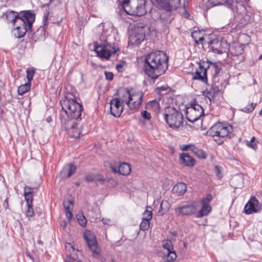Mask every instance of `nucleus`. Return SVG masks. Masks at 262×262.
Returning a JSON list of instances; mask_svg holds the SVG:
<instances>
[{
	"label": "nucleus",
	"instance_id": "nucleus-1",
	"mask_svg": "<svg viewBox=\"0 0 262 262\" xmlns=\"http://www.w3.org/2000/svg\"><path fill=\"white\" fill-rule=\"evenodd\" d=\"M62 107L59 118L62 124L70 136L73 138H79L80 135H84L88 133V128H85L83 125L79 126V124L75 120L81 119L83 107L81 104L78 103L76 100L65 97L60 101ZM87 127V125H85Z\"/></svg>",
	"mask_w": 262,
	"mask_h": 262
},
{
	"label": "nucleus",
	"instance_id": "nucleus-2",
	"mask_svg": "<svg viewBox=\"0 0 262 262\" xmlns=\"http://www.w3.org/2000/svg\"><path fill=\"white\" fill-rule=\"evenodd\" d=\"M8 23H11L15 28L13 30L14 36L23 37L27 31L32 32V24L35 20V14L30 10L20 12L19 15L14 11H7L3 14Z\"/></svg>",
	"mask_w": 262,
	"mask_h": 262
},
{
	"label": "nucleus",
	"instance_id": "nucleus-3",
	"mask_svg": "<svg viewBox=\"0 0 262 262\" xmlns=\"http://www.w3.org/2000/svg\"><path fill=\"white\" fill-rule=\"evenodd\" d=\"M168 58L162 51H157L147 54L144 60L143 70L152 79L164 74L168 68Z\"/></svg>",
	"mask_w": 262,
	"mask_h": 262
},
{
	"label": "nucleus",
	"instance_id": "nucleus-4",
	"mask_svg": "<svg viewBox=\"0 0 262 262\" xmlns=\"http://www.w3.org/2000/svg\"><path fill=\"white\" fill-rule=\"evenodd\" d=\"M199 67V69L193 74L192 79L199 80L205 83L207 81V74L210 73L212 79H213L225 72L223 70L220 62H213L208 60H200Z\"/></svg>",
	"mask_w": 262,
	"mask_h": 262
},
{
	"label": "nucleus",
	"instance_id": "nucleus-5",
	"mask_svg": "<svg viewBox=\"0 0 262 262\" xmlns=\"http://www.w3.org/2000/svg\"><path fill=\"white\" fill-rule=\"evenodd\" d=\"M145 0H122L121 7L126 14L130 15L142 16L146 13Z\"/></svg>",
	"mask_w": 262,
	"mask_h": 262
},
{
	"label": "nucleus",
	"instance_id": "nucleus-6",
	"mask_svg": "<svg viewBox=\"0 0 262 262\" xmlns=\"http://www.w3.org/2000/svg\"><path fill=\"white\" fill-rule=\"evenodd\" d=\"M164 119L169 126L177 129L183 124L182 114L173 107H167L165 108Z\"/></svg>",
	"mask_w": 262,
	"mask_h": 262
},
{
	"label": "nucleus",
	"instance_id": "nucleus-7",
	"mask_svg": "<svg viewBox=\"0 0 262 262\" xmlns=\"http://www.w3.org/2000/svg\"><path fill=\"white\" fill-rule=\"evenodd\" d=\"M232 131V127L228 124L217 123L211 127L207 132V134L214 138L217 141L220 138H225Z\"/></svg>",
	"mask_w": 262,
	"mask_h": 262
},
{
	"label": "nucleus",
	"instance_id": "nucleus-8",
	"mask_svg": "<svg viewBox=\"0 0 262 262\" xmlns=\"http://www.w3.org/2000/svg\"><path fill=\"white\" fill-rule=\"evenodd\" d=\"M83 237L86 242L87 245L92 252L93 256L99 259L101 262H105V259L101 254L100 249L94 234L90 231H86L83 234Z\"/></svg>",
	"mask_w": 262,
	"mask_h": 262
},
{
	"label": "nucleus",
	"instance_id": "nucleus-9",
	"mask_svg": "<svg viewBox=\"0 0 262 262\" xmlns=\"http://www.w3.org/2000/svg\"><path fill=\"white\" fill-rule=\"evenodd\" d=\"M95 51L100 57L108 59L111 56L115 54L117 50L113 45L105 41L100 45H95Z\"/></svg>",
	"mask_w": 262,
	"mask_h": 262
},
{
	"label": "nucleus",
	"instance_id": "nucleus-10",
	"mask_svg": "<svg viewBox=\"0 0 262 262\" xmlns=\"http://www.w3.org/2000/svg\"><path fill=\"white\" fill-rule=\"evenodd\" d=\"M186 118L189 122L194 123L204 115L203 107L198 104H192L187 112Z\"/></svg>",
	"mask_w": 262,
	"mask_h": 262
},
{
	"label": "nucleus",
	"instance_id": "nucleus-11",
	"mask_svg": "<svg viewBox=\"0 0 262 262\" xmlns=\"http://www.w3.org/2000/svg\"><path fill=\"white\" fill-rule=\"evenodd\" d=\"M143 93L140 91L130 92L129 106L131 110L139 108L142 104Z\"/></svg>",
	"mask_w": 262,
	"mask_h": 262
},
{
	"label": "nucleus",
	"instance_id": "nucleus-12",
	"mask_svg": "<svg viewBox=\"0 0 262 262\" xmlns=\"http://www.w3.org/2000/svg\"><path fill=\"white\" fill-rule=\"evenodd\" d=\"M261 209L258 201L255 196L252 197L244 207V212L247 214L257 213Z\"/></svg>",
	"mask_w": 262,
	"mask_h": 262
},
{
	"label": "nucleus",
	"instance_id": "nucleus-13",
	"mask_svg": "<svg viewBox=\"0 0 262 262\" xmlns=\"http://www.w3.org/2000/svg\"><path fill=\"white\" fill-rule=\"evenodd\" d=\"M123 104L119 101L117 98H113L110 102V110L111 114L115 117H119L123 111Z\"/></svg>",
	"mask_w": 262,
	"mask_h": 262
},
{
	"label": "nucleus",
	"instance_id": "nucleus-14",
	"mask_svg": "<svg viewBox=\"0 0 262 262\" xmlns=\"http://www.w3.org/2000/svg\"><path fill=\"white\" fill-rule=\"evenodd\" d=\"M209 37V36L208 37ZM207 45L210 46V48L214 53L219 54L223 53V50L222 48L221 42L219 41L217 38L214 34H210V40L207 42Z\"/></svg>",
	"mask_w": 262,
	"mask_h": 262
},
{
	"label": "nucleus",
	"instance_id": "nucleus-15",
	"mask_svg": "<svg viewBox=\"0 0 262 262\" xmlns=\"http://www.w3.org/2000/svg\"><path fill=\"white\" fill-rule=\"evenodd\" d=\"M196 211V207L192 205H187L179 207L175 209V212L178 215H191Z\"/></svg>",
	"mask_w": 262,
	"mask_h": 262
},
{
	"label": "nucleus",
	"instance_id": "nucleus-16",
	"mask_svg": "<svg viewBox=\"0 0 262 262\" xmlns=\"http://www.w3.org/2000/svg\"><path fill=\"white\" fill-rule=\"evenodd\" d=\"M165 9L170 11L178 9L180 6V0H156Z\"/></svg>",
	"mask_w": 262,
	"mask_h": 262
},
{
	"label": "nucleus",
	"instance_id": "nucleus-17",
	"mask_svg": "<svg viewBox=\"0 0 262 262\" xmlns=\"http://www.w3.org/2000/svg\"><path fill=\"white\" fill-rule=\"evenodd\" d=\"M228 74L224 72L222 74L215 77L212 79L215 85H218L221 90L225 88L228 84Z\"/></svg>",
	"mask_w": 262,
	"mask_h": 262
},
{
	"label": "nucleus",
	"instance_id": "nucleus-18",
	"mask_svg": "<svg viewBox=\"0 0 262 262\" xmlns=\"http://www.w3.org/2000/svg\"><path fill=\"white\" fill-rule=\"evenodd\" d=\"M221 90L218 85H208L203 92V94L211 102L212 100L214 99L215 95Z\"/></svg>",
	"mask_w": 262,
	"mask_h": 262
},
{
	"label": "nucleus",
	"instance_id": "nucleus-19",
	"mask_svg": "<svg viewBox=\"0 0 262 262\" xmlns=\"http://www.w3.org/2000/svg\"><path fill=\"white\" fill-rule=\"evenodd\" d=\"M192 37L194 39L196 44H207V42L210 40V34H205L203 35V33L201 31H194L192 33Z\"/></svg>",
	"mask_w": 262,
	"mask_h": 262
},
{
	"label": "nucleus",
	"instance_id": "nucleus-20",
	"mask_svg": "<svg viewBox=\"0 0 262 262\" xmlns=\"http://www.w3.org/2000/svg\"><path fill=\"white\" fill-rule=\"evenodd\" d=\"M180 160L182 164L187 167H193L195 163V160L188 153L181 154Z\"/></svg>",
	"mask_w": 262,
	"mask_h": 262
},
{
	"label": "nucleus",
	"instance_id": "nucleus-21",
	"mask_svg": "<svg viewBox=\"0 0 262 262\" xmlns=\"http://www.w3.org/2000/svg\"><path fill=\"white\" fill-rule=\"evenodd\" d=\"M76 170V166L72 163H70L63 168L60 174L63 178L66 179L69 178L75 172Z\"/></svg>",
	"mask_w": 262,
	"mask_h": 262
},
{
	"label": "nucleus",
	"instance_id": "nucleus-22",
	"mask_svg": "<svg viewBox=\"0 0 262 262\" xmlns=\"http://www.w3.org/2000/svg\"><path fill=\"white\" fill-rule=\"evenodd\" d=\"M130 96V91H129L127 89H125L120 92L119 98H117L122 104H126L129 107Z\"/></svg>",
	"mask_w": 262,
	"mask_h": 262
},
{
	"label": "nucleus",
	"instance_id": "nucleus-23",
	"mask_svg": "<svg viewBox=\"0 0 262 262\" xmlns=\"http://www.w3.org/2000/svg\"><path fill=\"white\" fill-rule=\"evenodd\" d=\"M87 182H94L97 185L103 184L105 179L99 174H90L85 177Z\"/></svg>",
	"mask_w": 262,
	"mask_h": 262
},
{
	"label": "nucleus",
	"instance_id": "nucleus-24",
	"mask_svg": "<svg viewBox=\"0 0 262 262\" xmlns=\"http://www.w3.org/2000/svg\"><path fill=\"white\" fill-rule=\"evenodd\" d=\"M160 104L156 99L149 101L147 103L145 107L146 110L155 112L156 113H159L160 112Z\"/></svg>",
	"mask_w": 262,
	"mask_h": 262
},
{
	"label": "nucleus",
	"instance_id": "nucleus-25",
	"mask_svg": "<svg viewBox=\"0 0 262 262\" xmlns=\"http://www.w3.org/2000/svg\"><path fill=\"white\" fill-rule=\"evenodd\" d=\"M24 189V195L26 201V204H32L34 188L30 186H26Z\"/></svg>",
	"mask_w": 262,
	"mask_h": 262
},
{
	"label": "nucleus",
	"instance_id": "nucleus-26",
	"mask_svg": "<svg viewBox=\"0 0 262 262\" xmlns=\"http://www.w3.org/2000/svg\"><path fill=\"white\" fill-rule=\"evenodd\" d=\"M208 3L212 6L225 5L230 8L233 5V0H208Z\"/></svg>",
	"mask_w": 262,
	"mask_h": 262
},
{
	"label": "nucleus",
	"instance_id": "nucleus-27",
	"mask_svg": "<svg viewBox=\"0 0 262 262\" xmlns=\"http://www.w3.org/2000/svg\"><path fill=\"white\" fill-rule=\"evenodd\" d=\"M187 187L184 183H178L173 187L172 191L173 193L178 195H183L186 191Z\"/></svg>",
	"mask_w": 262,
	"mask_h": 262
},
{
	"label": "nucleus",
	"instance_id": "nucleus-28",
	"mask_svg": "<svg viewBox=\"0 0 262 262\" xmlns=\"http://www.w3.org/2000/svg\"><path fill=\"white\" fill-rule=\"evenodd\" d=\"M45 28L44 27H40L33 33L32 38L35 41L43 40L45 38Z\"/></svg>",
	"mask_w": 262,
	"mask_h": 262
},
{
	"label": "nucleus",
	"instance_id": "nucleus-29",
	"mask_svg": "<svg viewBox=\"0 0 262 262\" xmlns=\"http://www.w3.org/2000/svg\"><path fill=\"white\" fill-rule=\"evenodd\" d=\"M131 168L129 164L127 163H122L119 166V173L121 175L126 176L130 173Z\"/></svg>",
	"mask_w": 262,
	"mask_h": 262
},
{
	"label": "nucleus",
	"instance_id": "nucleus-30",
	"mask_svg": "<svg viewBox=\"0 0 262 262\" xmlns=\"http://www.w3.org/2000/svg\"><path fill=\"white\" fill-rule=\"evenodd\" d=\"M211 208L208 205H202V207L201 210L198 212L196 216L198 217H201L207 215L211 211Z\"/></svg>",
	"mask_w": 262,
	"mask_h": 262
},
{
	"label": "nucleus",
	"instance_id": "nucleus-31",
	"mask_svg": "<svg viewBox=\"0 0 262 262\" xmlns=\"http://www.w3.org/2000/svg\"><path fill=\"white\" fill-rule=\"evenodd\" d=\"M169 204L167 201L163 200L160 204V209L158 211V213L160 215H163L166 213L169 210Z\"/></svg>",
	"mask_w": 262,
	"mask_h": 262
},
{
	"label": "nucleus",
	"instance_id": "nucleus-32",
	"mask_svg": "<svg viewBox=\"0 0 262 262\" xmlns=\"http://www.w3.org/2000/svg\"><path fill=\"white\" fill-rule=\"evenodd\" d=\"M191 152L199 158L205 159L206 158V154L202 149L198 148L194 145L192 146Z\"/></svg>",
	"mask_w": 262,
	"mask_h": 262
},
{
	"label": "nucleus",
	"instance_id": "nucleus-33",
	"mask_svg": "<svg viewBox=\"0 0 262 262\" xmlns=\"http://www.w3.org/2000/svg\"><path fill=\"white\" fill-rule=\"evenodd\" d=\"M31 88V83L29 82H27L24 84H22L20 85L17 90L18 94L19 95H23L25 93L28 92Z\"/></svg>",
	"mask_w": 262,
	"mask_h": 262
},
{
	"label": "nucleus",
	"instance_id": "nucleus-34",
	"mask_svg": "<svg viewBox=\"0 0 262 262\" xmlns=\"http://www.w3.org/2000/svg\"><path fill=\"white\" fill-rule=\"evenodd\" d=\"M73 203L70 201L63 202V206L66 211V216L68 219H71L72 216V213L70 206L72 205Z\"/></svg>",
	"mask_w": 262,
	"mask_h": 262
},
{
	"label": "nucleus",
	"instance_id": "nucleus-35",
	"mask_svg": "<svg viewBox=\"0 0 262 262\" xmlns=\"http://www.w3.org/2000/svg\"><path fill=\"white\" fill-rule=\"evenodd\" d=\"M26 73L27 82L31 83V81L35 74V69L33 67L28 68L27 69Z\"/></svg>",
	"mask_w": 262,
	"mask_h": 262
},
{
	"label": "nucleus",
	"instance_id": "nucleus-36",
	"mask_svg": "<svg viewBox=\"0 0 262 262\" xmlns=\"http://www.w3.org/2000/svg\"><path fill=\"white\" fill-rule=\"evenodd\" d=\"M162 246L164 249L167 250V252L172 250L173 247L171 241L169 239H164L162 241Z\"/></svg>",
	"mask_w": 262,
	"mask_h": 262
},
{
	"label": "nucleus",
	"instance_id": "nucleus-37",
	"mask_svg": "<svg viewBox=\"0 0 262 262\" xmlns=\"http://www.w3.org/2000/svg\"><path fill=\"white\" fill-rule=\"evenodd\" d=\"M27 209L25 210V214L27 217H31L34 216V211L32 207V204H26Z\"/></svg>",
	"mask_w": 262,
	"mask_h": 262
},
{
	"label": "nucleus",
	"instance_id": "nucleus-38",
	"mask_svg": "<svg viewBox=\"0 0 262 262\" xmlns=\"http://www.w3.org/2000/svg\"><path fill=\"white\" fill-rule=\"evenodd\" d=\"M149 226L150 221L143 219L140 225V228L141 230L145 231L149 229Z\"/></svg>",
	"mask_w": 262,
	"mask_h": 262
},
{
	"label": "nucleus",
	"instance_id": "nucleus-39",
	"mask_svg": "<svg viewBox=\"0 0 262 262\" xmlns=\"http://www.w3.org/2000/svg\"><path fill=\"white\" fill-rule=\"evenodd\" d=\"M255 106V104H254L253 103H249L245 107L242 108L241 111L245 113H251L253 111Z\"/></svg>",
	"mask_w": 262,
	"mask_h": 262
},
{
	"label": "nucleus",
	"instance_id": "nucleus-40",
	"mask_svg": "<svg viewBox=\"0 0 262 262\" xmlns=\"http://www.w3.org/2000/svg\"><path fill=\"white\" fill-rule=\"evenodd\" d=\"M145 35L143 34H137L135 35L134 38V42L136 45H139L141 42L143 41L145 39Z\"/></svg>",
	"mask_w": 262,
	"mask_h": 262
},
{
	"label": "nucleus",
	"instance_id": "nucleus-41",
	"mask_svg": "<svg viewBox=\"0 0 262 262\" xmlns=\"http://www.w3.org/2000/svg\"><path fill=\"white\" fill-rule=\"evenodd\" d=\"M77 219L79 224L81 226L84 227L86 225L87 220L83 214H78L77 216Z\"/></svg>",
	"mask_w": 262,
	"mask_h": 262
},
{
	"label": "nucleus",
	"instance_id": "nucleus-42",
	"mask_svg": "<svg viewBox=\"0 0 262 262\" xmlns=\"http://www.w3.org/2000/svg\"><path fill=\"white\" fill-rule=\"evenodd\" d=\"M230 50L232 54H234L235 55H238V54L242 53L243 49L241 47L238 46L231 48Z\"/></svg>",
	"mask_w": 262,
	"mask_h": 262
},
{
	"label": "nucleus",
	"instance_id": "nucleus-43",
	"mask_svg": "<svg viewBox=\"0 0 262 262\" xmlns=\"http://www.w3.org/2000/svg\"><path fill=\"white\" fill-rule=\"evenodd\" d=\"M119 164L116 162H114L110 164V167L114 173H119Z\"/></svg>",
	"mask_w": 262,
	"mask_h": 262
},
{
	"label": "nucleus",
	"instance_id": "nucleus-44",
	"mask_svg": "<svg viewBox=\"0 0 262 262\" xmlns=\"http://www.w3.org/2000/svg\"><path fill=\"white\" fill-rule=\"evenodd\" d=\"M148 208H150L149 207H147L146 210L144 211V216L143 217V219L147 220L148 221H150L152 218V212L151 210H148Z\"/></svg>",
	"mask_w": 262,
	"mask_h": 262
},
{
	"label": "nucleus",
	"instance_id": "nucleus-45",
	"mask_svg": "<svg viewBox=\"0 0 262 262\" xmlns=\"http://www.w3.org/2000/svg\"><path fill=\"white\" fill-rule=\"evenodd\" d=\"M167 260L168 261H173L177 258L176 252L172 250L167 252Z\"/></svg>",
	"mask_w": 262,
	"mask_h": 262
},
{
	"label": "nucleus",
	"instance_id": "nucleus-46",
	"mask_svg": "<svg viewBox=\"0 0 262 262\" xmlns=\"http://www.w3.org/2000/svg\"><path fill=\"white\" fill-rule=\"evenodd\" d=\"M255 138L254 137H253L251 139V140L250 141H248L247 143V145L255 150L257 148V146H256V144L255 143Z\"/></svg>",
	"mask_w": 262,
	"mask_h": 262
},
{
	"label": "nucleus",
	"instance_id": "nucleus-47",
	"mask_svg": "<svg viewBox=\"0 0 262 262\" xmlns=\"http://www.w3.org/2000/svg\"><path fill=\"white\" fill-rule=\"evenodd\" d=\"M141 115L143 119L145 120H150L151 118V114L147 111H142L141 112Z\"/></svg>",
	"mask_w": 262,
	"mask_h": 262
},
{
	"label": "nucleus",
	"instance_id": "nucleus-48",
	"mask_svg": "<svg viewBox=\"0 0 262 262\" xmlns=\"http://www.w3.org/2000/svg\"><path fill=\"white\" fill-rule=\"evenodd\" d=\"M212 195L210 194H208L206 198H204L201 201V203L202 205H208L209 202H210L212 200Z\"/></svg>",
	"mask_w": 262,
	"mask_h": 262
},
{
	"label": "nucleus",
	"instance_id": "nucleus-49",
	"mask_svg": "<svg viewBox=\"0 0 262 262\" xmlns=\"http://www.w3.org/2000/svg\"><path fill=\"white\" fill-rule=\"evenodd\" d=\"M214 171L217 178L220 179H221L223 177V175L221 170V166L219 165H215L214 167Z\"/></svg>",
	"mask_w": 262,
	"mask_h": 262
},
{
	"label": "nucleus",
	"instance_id": "nucleus-50",
	"mask_svg": "<svg viewBox=\"0 0 262 262\" xmlns=\"http://www.w3.org/2000/svg\"><path fill=\"white\" fill-rule=\"evenodd\" d=\"M49 15V11L47 10L46 13H45V15L43 16V23L44 26L47 25L48 24Z\"/></svg>",
	"mask_w": 262,
	"mask_h": 262
},
{
	"label": "nucleus",
	"instance_id": "nucleus-51",
	"mask_svg": "<svg viewBox=\"0 0 262 262\" xmlns=\"http://www.w3.org/2000/svg\"><path fill=\"white\" fill-rule=\"evenodd\" d=\"M192 146H194V145H192V144L184 145L181 147V149L183 151L190 150L191 151Z\"/></svg>",
	"mask_w": 262,
	"mask_h": 262
},
{
	"label": "nucleus",
	"instance_id": "nucleus-52",
	"mask_svg": "<svg viewBox=\"0 0 262 262\" xmlns=\"http://www.w3.org/2000/svg\"><path fill=\"white\" fill-rule=\"evenodd\" d=\"M105 78L108 80H112L114 77L113 73L110 72H105Z\"/></svg>",
	"mask_w": 262,
	"mask_h": 262
},
{
	"label": "nucleus",
	"instance_id": "nucleus-53",
	"mask_svg": "<svg viewBox=\"0 0 262 262\" xmlns=\"http://www.w3.org/2000/svg\"><path fill=\"white\" fill-rule=\"evenodd\" d=\"M26 256L29 257L33 262H34V258L31 254V253L27 250L25 252Z\"/></svg>",
	"mask_w": 262,
	"mask_h": 262
},
{
	"label": "nucleus",
	"instance_id": "nucleus-54",
	"mask_svg": "<svg viewBox=\"0 0 262 262\" xmlns=\"http://www.w3.org/2000/svg\"><path fill=\"white\" fill-rule=\"evenodd\" d=\"M157 92H160L162 91H165L167 90V88L165 86H160L156 89Z\"/></svg>",
	"mask_w": 262,
	"mask_h": 262
},
{
	"label": "nucleus",
	"instance_id": "nucleus-55",
	"mask_svg": "<svg viewBox=\"0 0 262 262\" xmlns=\"http://www.w3.org/2000/svg\"><path fill=\"white\" fill-rule=\"evenodd\" d=\"M65 262H75V260L71 257L68 256L64 259Z\"/></svg>",
	"mask_w": 262,
	"mask_h": 262
},
{
	"label": "nucleus",
	"instance_id": "nucleus-56",
	"mask_svg": "<svg viewBox=\"0 0 262 262\" xmlns=\"http://www.w3.org/2000/svg\"><path fill=\"white\" fill-rule=\"evenodd\" d=\"M102 221L103 224H107V225L110 224L111 222V221L110 219H104V218L102 219Z\"/></svg>",
	"mask_w": 262,
	"mask_h": 262
},
{
	"label": "nucleus",
	"instance_id": "nucleus-57",
	"mask_svg": "<svg viewBox=\"0 0 262 262\" xmlns=\"http://www.w3.org/2000/svg\"><path fill=\"white\" fill-rule=\"evenodd\" d=\"M123 67V64L119 63L117 64L116 66V68L117 69L118 71H119L120 69H121Z\"/></svg>",
	"mask_w": 262,
	"mask_h": 262
},
{
	"label": "nucleus",
	"instance_id": "nucleus-58",
	"mask_svg": "<svg viewBox=\"0 0 262 262\" xmlns=\"http://www.w3.org/2000/svg\"><path fill=\"white\" fill-rule=\"evenodd\" d=\"M67 222L65 221H63L61 222L60 225L63 227L64 228L67 226Z\"/></svg>",
	"mask_w": 262,
	"mask_h": 262
},
{
	"label": "nucleus",
	"instance_id": "nucleus-59",
	"mask_svg": "<svg viewBox=\"0 0 262 262\" xmlns=\"http://www.w3.org/2000/svg\"><path fill=\"white\" fill-rule=\"evenodd\" d=\"M183 15L185 17L188 18L189 16V14L188 12H187L186 11H185V12L183 13Z\"/></svg>",
	"mask_w": 262,
	"mask_h": 262
},
{
	"label": "nucleus",
	"instance_id": "nucleus-60",
	"mask_svg": "<svg viewBox=\"0 0 262 262\" xmlns=\"http://www.w3.org/2000/svg\"><path fill=\"white\" fill-rule=\"evenodd\" d=\"M55 0H50L49 3L46 4L44 5V6H47L49 7L50 5H51V4L54 2Z\"/></svg>",
	"mask_w": 262,
	"mask_h": 262
},
{
	"label": "nucleus",
	"instance_id": "nucleus-61",
	"mask_svg": "<svg viewBox=\"0 0 262 262\" xmlns=\"http://www.w3.org/2000/svg\"><path fill=\"white\" fill-rule=\"evenodd\" d=\"M37 243L41 245H42L43 244V242L40 239H38L37 241Z\"/></svg>",
	"mask_w": 262,
	"mask_h": 262
},
{
	"label": "nucleus",
	"instance_id": "nucleus-62",
	"mask_svg": "<svg viewBox=\"0 0 262 262\" xmlns=\"http://www.w3.org/2000/svg\"><path fill=\"white\" fill-rule=\"evenodd\" d=\"M5 203H7V207H5V208H7L8 206V203L7 199H6V200L5 201Z\"/></svg>",
	"mask_w": 262,
	"mask_h": 262
},
{
	"label": "nucleus",
	"instance_id": "nucleus-63",
	"mask_svg": "<svg viewBox=\"0 0 262 262\" xmlns=\"http://www.w3.org/2000/svg\"><path fill=\"white\" fill-rule=\"evenodd\" d=\"M259 59H262V55H260L259 58H258Z\"/></svg>",
	"mask_w": 262,
	"mask_h": 262
},
{
	"label": "nucleus",
	"instance_id": "nucleus-64",
	"mask_svg": "<svg viewBox=\"0 0 262 262\" xmlns=\"http://www.w3.org/2000/svg\"><path fill=\"white\" fill-rule=\"evenodd\" d=\"M68 245H69V246L72 247V245L70 244H69Z\"/></svg>",
	"mask_w": 262,
	"mask_h": 262
}]
</instances>
